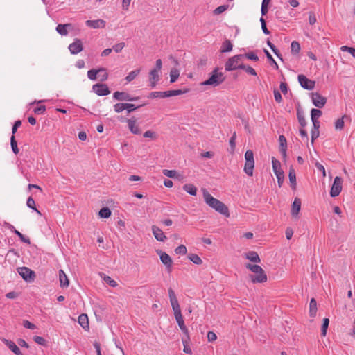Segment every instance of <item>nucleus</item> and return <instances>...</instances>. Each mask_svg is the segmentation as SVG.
I'll return each mask as SVG.
<instances>
[{
  "instance_id": "1",
  "label": "nucleus",
  "mask_w": 355,
  "mask_h": 355,
  "mask_svg": "<svg viewBox=\"0 0 355 355\" xmlns=\"http://www.w3.org/2000/svg\"><path fill=\"white\" fill-rule=\"evenodd\" d=\"M202 192L204 200L209 207L226 217L230 216L229 209L223 202L213 197L206 189H202Z\"/></svg>"
},
{
  "instance_id": "2",
  "label": "nucleus",
  "mask_w": 355,
  "mask_h": 355,
  "mask_svg": "<svg viewBox=\"0 0 355 355\" xmlns=\"http://www.w3.org/2000/svg\"><path fill=\"white\" fill-rule=\"evenodd\" d=\"M168 296H169L170 302L171 304L172 309L173 311V314H174L175 320H176L180 329H181V331L183 333L187 334L188 329L184 324L183 316L181 313V309H180V306L178 300L176 297L175 292L171 288L168 289Z\"/></svg>"
},
{
  "instance_id": "3",
  "label": "nucleus",
  "mask_w": 355,
  "mask_h": 355,
  "mask_svg": "<svg viewBox=\"0 0 355 355\" xmlns=\"http://www.w3.org/2000/svg\"><path fill=\"white\" fill-rule=\"evenodd\" d=\"M245 268L252 271L254 275L249 276L252 283H263L267 281V275L263 268L257 264L246 263Z\"/></svg>"
},
{
  "instance_id": "4",
  "label": "nucleus",
  "mask_w": 355,
  "mask_h": 355,
  "mask_svg": "<svg viewBox=\"0 0 355 355\" xmlns=\"http://www.w3.org/2000/svg\"><path fill=\"white\" fill-rule=\"evenodd\" d=\"M225 77L222 72H219L218 69H215L211 74V76L207 80L201 83V85H208L213 87H217L224 82Z\"/></svg>"
},
{
  "instance_id": "5",
  "label": "nucleus",
  "mask_w": 355,
  "mask_h": 355,
  "mask_svg": "<svg viewBox=\"0 0 355 355\" xmlns=\"http://www.w3.org/2000/svg\"><path fill=\"white\" fill-rule=\"evenodd\" d=\"M162 67V62L161 59L156 60L155 67L151 69L149 72V82L151 87H155L157 83L159 80V72L161 71Z\"/></svg>"
},
{
  "instance_id": "6",
  "label": "nucleus",
  "mask_w": 355,
  "mask_h": 355,
  "mask_svg": "<svg viewBox=\"0 0 355 355\" xmlns=\"http://www.w3.org/2000/svg\"><path fill=\"white\" fill-rule=\"evenodd\" d=\"M254 168V154L251 150H248L245 153V166L244 171L249 175H253V169Z\"/></svg>"
},
{
  "instance_id": "7",
  "label": "nucleus",
  "mask_w": 355,
  "mask_h": 355,
  "mask_svg": "<svg viewBox=\"0 0 355 355\" xmlns=\"http://www.w3.org/2000/svg\"><path fill=\"white\" fill-rule=\"evenodd\" d=\"M242 56V55H236L228 59L225 65V70L230 71L236 69H240L241 64H239V62Z\"/></svg>"
},
{
  "instance_id": "8",
  "label": "nucleus",
  "mask_w": 355,
  "mask_h": 355,
  "mask_svg": "<svg viewBox=\"0 0 355 355\" xmlns=\"http://www.w3.org/2000/svg\"><path fill=\"white\" fill-rule=\"evenodd\" d=\"M343 180L340 177L336 176L334 178V183L331 186L330 195L331 197L338 196L342 191Z\"/></svg>"
},
{
  "instance_id": "9",
  "label": "nucleus",
  "mask_w": 355,
  "mask_h": 355,
  "mask_svg": "<svg viewBox=\"0 0 355 355\" xmlns=\"http://www.w3.org/2000/svg\"><path fill=\"white\" fill-rule=\"evenodd\" d=\"M17 271L20 276L26 282H32L35 279V272L28 268H18Z\"/></svg>"
},
{
  "instance_id": "10",
  "label": "nucleus",
  "mask_w": 355,
  "mask_h": 355,
  "mask_svg": "<svg viewBox=\"0 0 355 355\" xmlns=\"http://www.w3.org/2000/svg\"><path fill=\"white\" fill-rule=\"evenodd\" d=\"M128 128L131 133L134 135H139L141 132V130L139 127V124L137 119L135 117H131L126 120Z\"/></svg>"
},
{
  "instance_id": "11",
  "label": "nucleus",
  "mask_w": 355,
  "mask_h": 355,
  "mask_svg": "<svg viewBox=\"0 0 355 355\" xmlns=\"http://www.w3.org/2000/svg\"><path fill=\"white\" fill-rule=\"evenodd\" d=\"M156 252L159 256L162 263L166 266V270L171 272L173 263L171 257L167 253L160 250H157Z\"/></svg>"
},
{
  "instance_id": "12",
  "label": "nucleus",
  "mask_w": 355,
  "mask_h": 355,
  "mask_svg": "<svg viewBox=\"0 0 355 355\" xmlns=\"http://www.w3.org/2000/svg\"><path fill=\"white\" fill-rule=\"evenodd\" d=\"M311 100L313 105L319 108L323 107L327 103V98L318 92L311 94Z\"/></svg>"
},
{
  "instance_id": "13",
  "label": "nucleus",
  "mask_w": 355,
  "mask_h": 355,
  "mask_svg": "<svg viewBox=\"0 0 355 355\" xmlns=\"http://www.w3.org/2000/svg\"><path fill=\"white\" fill-rule=\"evenodd\" d=\"M298 81L300 85L306 89L311 90L315 87V82L307 78L304 75H299Z\"/></svg>"
},
{
  "instance_id": "14",
  "label": "nucleus",
  "mask_w": 355,
  "mask_h": 355,
  "mask_svg": "<svg viewBox=\"0 0 355 355\" xmlns=\"http://www.w3.org/2000/svg\"><path fill=\"white\" fill-rule=\"evenodd\" d=\"M113 96L119 101H135L139 98V97H131L128 93L121 92H114Z\"/></svg>"
},
{
  "instance_id": "15",
  "label": "nucleus",
  "mask_w": 355,
  "mask_h": 355,
  "mask_svg": "<svg viewBox=\"0 0 355 355\" xmlns=\"http://www.w3.org/2000/svg\"><path fill=\"white\" fill-rule=\"evenodd\" d=\"M93 90L98 96H105L110 93L108 87L105 84L94 85Z\"/></svg>"
},
{
  "instance_id": "16",
  "label": "nucleus",
  "mask_w": 355,
  "mask_h": 355,
  "mask_svg": "<svg viewBox=\"0 0 355 355\" xmlns=\"http://www.w3.org/2000/svg\"><path fill=\"white\" fill-rule=\"evenodd\" d=\"M272 171L276 175V177H279L284 175V173L282 169L281 163L279 160L275 159V157H272Z\"/></svg>"
},
{
  "instance_id": "17",
  "label": "nucleus",
  "mask_w": 355,
  "mask_h": 355,
  "mask_svg": "<svg viewBox=\"0 0 355 355\" xmlns=\"http://www.w3.org/2000/svg\"><path fill=\"white\" fill-rule=\"evenodd\" d=\"M69 49L72 54H77L83 50V43L79 39H76L73 43H71Z\"/></svg>"
},
{
  "instance_id": "18",
  "label": "nucleus",
  "mask_w": 355,
  "mask_h": 355,
  "mask_svg": "<svg viewBox=\"0 0 355 355\" xmlns=\"http://www.w3.org/2000/svg\"><path fill=\"white\" fill-rule=\"evenodd\" d=\"M3 343L16 355H24L17 345L11 340L2 338Z\"/></svg>"
},
{
  "instance_id": "19",
  "label": "nucleus",
  "mask_w": 355,
  "mask_h": 355,
  "mask_svg": "<svg viewBox=\"0 0 355 355\" xmlns=\"http://www.w3.org/2000/svg\"><path fill=\"white\" fill-rule=\"evenodd\" d=\"M301 209V200L298 198H295L291 208V216L295 218H297L299 212Z\"/></svg>"
},
{
  "instance_id": "20",
  "label": "nucleus",
  "mask_w": 355,
  "mask_h": 355,
  "mask_svg": "<svg viewBox=\"0 0 355 355\" xmlns=\"http://www.w3.org/2000/svg\"><path fill=\"white\" fill-rule=\"evenodd\" d=\"M85 23L87 26L92 28H103L105 27V21L103 19L87 20Z\"/></svg>"
},
{
  "instance_id": "21",
  "label": "nucleus",
  "mask_w": 355,
  "mask_h": 355,
  "mask_svg": "<svg viewBox=\"0 0 355 355\" xmlns=\"http://www.w3.org/2000/svg\"><path fill=\"white\" fill-rule=\"evenodd\" d=\"M151 228L153 236H155L156 240L162 242H164L166 240V237L159 227L155 225H153Z\"/></svg>"
},
{
  "instance_id": "22",
  "label": "nucleus",
  "mask_w": 355,
  "mask_h": 355,
  "mask_svg": "<svg viewBox=\"0 0 355 355\" xmlns=\"http://www.w3.org/2000/svg\"><path fill=\"white\" fill-rule=\"evenodd\" d=\"M59 282L62 288H67L69 285V280L62 270H59Z\"/></svg>"
},
{
  "instance_id": "23",
  "label": "nucleus",
  "mask_w": 355,
  "mask_h": 355,
  "mask_svg": "<svg viewBox=\"0 0 355 355\" xmlns=\"http://www.w3.org/2000/svg\"><path fill=\"white\" fill-rule=\"evenodd\" d=\"M78 322L79 324L85 330H89V320L87 315L85 313H82L78 316Z\"/></svg>"
},
{
  "instance_id": "24",
  "label": "nucleus",
  "mask_w": 355,
  "mask_h": 355,
  "mask_svg": "<svg viewBox=\"0 0 355 355\" xmlns=\"http://www.w3.org/2000/svg\"><path fill=\"white\" fill-rule=\"evenodd\" d=\"M245 257L247 259L250 260L253 263H260L261 259L257 252L254 251H250L245 254Z\"/></svg>"
},
{
  "instance_id": "25",
  "label": "nucleus",
  "mask_w": 355,
  "mask_h": 355,
  "mask_svg": "<svg viewBox=\"0 0 355 355\" xmlns=\"http://www.w3.org/2000/svg\"><path fill=\"white\" fill-rule=\"evenodd\" d=\"M71 24H58L56 27L57 32L61 35H67L68 34V29L71 28Z\"/></svg>"
},
{
  "instance_id": "26",
  "label": "nucleus",
  "mask_w": 355,
  "mask_h": 355,
  "mask_svg": "<svg viewBox=\"0 0 355 355\" xmlns=\"http://www.w3.org/2000/svg\"><path fill=\"white\" fill-rule=\"evenodd\" d=\"M346 118H347V116L345 114L335 121L334 128L336 130L341 131L343 130L345 126V119Z\"/></svg>"
},
{
  "instance_id": "27",
  "label": "nucleus",
  "mask_w": 355,
  "mask_h": 355,
  "mask_svg": "<svg viewBox=\"0 0 355 355\" xmlns=\"http://www.w3.org/2000/svg\"><path fill=\"white\" fill-rule=\"evenodd\" d=\"M288 178H289V181H290L291 186L292 189H295L296 186H297L296 175H295V170L292 166H291L289 168Z\"/></svg>"
},
{
  "instance_id": "28",
  "label": "nucleus",
  "mask_w": 355,
  "mask_h": 355,
  "mask_svg": "<svg viewBox=\"0 0 355 355\" xmlns=\"http://www.w3.org/2000/svg\"><path fill=\"white\" fill-rule=\"evenodd\" d=\"M280 152L284 157L286 156V139L284 135H280L279 137Z\"/></svg>"
},
{
  "instance_id": "29",
  "label": "nucleus",
  "mask_w": 355,
  "mask_h": 355,
  "mask_svg": "<svg viewBox=\"0 0 355 355\" xmlns=\"http://www.w3.org/2000/svg\"><path fill=\"white\" fill-rule=\"evenodd\" d=\"M318 311L317 302L315 298H312L309 303V315L311 317L314 318L316 315Z\"/></svg>"
},
{
  "instance_id": "30",
  "label": "nucleus",
  "mask_w": 355,
  "mask_h": 355,
  "mask_svg": "<svg viewBox=\"0 0 355 355\" xmlns=\"http://www.w3.org/2000/svg\"><path fill=\"white\" fill-rule=\"evenodd\" d=\"M183 189L191 196H196L197 193V188L192 184H184Z\"/></svg>"
},
{
  "instance_id": "31",
  "label": "nucleus",
  "mask_w": 355,
  "mask_h": 355,
  "mask_svg": "<svg viewBox=\"0 0 355 355\" xmlns=\"http://www.w3.org/2000/svg\"><path fill=\"white\" fill-rule=\"evenodd\" d=\"M188 259L195 264L201 265L202 263L201 258L196 254H189Z\"/></svg>"
},
{
  "instance_id": "32",
  "label": "nucleus",
  "mask_w": 355,
  "mask_h": 355,
  "mask_svg": "<svg viewBox=\"0 0 355 355\" xmlns=\"http://www.w3.org/2000/svg\"><path fill=\"white\" fill-rule=\"evenodd\" d=\"M163 174L168 178H179V174L175 170H163Z\"/></svg>"
},
{
  "instance_id": "33",
  "label": "nucleus",
  "mask_w": 355,
  "mask_h": 355,
  "mask_svg": "<svg viewBox=\"0 0 355 355\" xmlns=\"http://www.w3.org/2000/svg\"><path fill=\"white\" fill-rule=\"evenodd\" d=\"M111 211L108 207H103L99 211V216L103 218H108L111 216Z\"/></svg>"
},
{
  "instance_id": "34",
  "label": "nucleus",
  "mask_w": 355,
  "mask_h": 355,
  "mask_svg": "<svg viewBox=\"0 0 355 355\" xmlns=\"http://www.w3.org/2000/svg\"><path fill=\"white\" fill-rule=\"evenodd\" d=\"M180 76V71L176 68H173L170 71L171 83H174Z\"/></svg>"
},
{
  "instance_id": "35",
  "label": "nucleus",
  "mask_w": 355,
  "mask_h": 355,
  "mask_svg": "<svg viewBox=\"0 0 355 355\" xmlns=\"http://www.w3.org/2000/svg\"><path fill=\"white\" fill-rule=\"evenodd\" d=\"M26 205L28 207L35 210V212L38 215H40V216L42 215L41 212L35 207V200H33V198H32L31 197H29L27 200Z\"/></svg>"
},
{
  "instance_id": "36",
  "label": "nucleus",
  "mask_w": 355,
  "mask_h": 355,
  "mask_svg": "<svg viewBox=\"0 0 355 355\" xmlns=\"http://www.w3.org/2000/svg\"><path fill=\"white\" fill-rule=\"evenodd\" d=\"M232 44L231 42L228 40H225L222 46L221 52H230L232 50Z\"/></svg>"
},
{
  "instance_id": "37",
  "label": "nucleus",
  "mask_w": 355,
  "mask_h": 355,
  "mask_svg": "<svg viewBox=\"0 0 355 355\" xmlns=\"http://www.w3.org/2000/svg\"><path fill=\"white\" fill-rule=\"evenodd\" d=\"M139 73H140V69H139L134 70V71H132L125 77V80L128 82H131L132 80H133L139 75Z\"/></svg>"
},
{
  "instance_id": "38",
  "label": "nucleus",
  "mask_w": 355,
  "mask_h": 355,
  "mask_svg": "<svg viewBox=\"0 0 355 355\" xmlns=\"http://www.w3.org/2000/svg\"><path fill=\"white\" fill-rule=\"evenodd\" d=\"M240 69L244 70L246 73H248L252 76H257L256 71L252 67H251L250 66L242 64L240 66Z\"/></svg>"
},
{
  "instance_id": "39",
  "label": "nucleus",
  "mask_w": 355,
  "mask_h": 355,
  "mask_svg": "<svg viewBox=\"0 0 355 355\" xmlns=\"http://www.w3.org/2000/svg\"><path fill=\"white\" fill-rule=\"evenodd\" d=\"M144 137H146V138H150L152 140H156L157 139V134L153 131V130H147L146 131L144 135H143Z\"/></svg>"
},
{
  "instance_id": "40",
  "label": "nucleus",
  "mask_w": 355,
  "mask_h": 355,
  "mask_svg": "<svg viewBox=\"0 0 355 355\" xmlns=\"http://www.w3.org/2000/svg\"><path fill=\"white\" fill-rule=\"evenodd\" d=\"M291 53L293 54H297L300 51V45L298 42L293 41L291 45Z\"/></svg>"
},
{
  "instance_id": "41",
  "label": "nucleus",
  "mask_w": 355,
  "mask_h": 355,
  "mask_svg": "<svg viewBox=\"0 0 355 355\" xmlns=\"http://www.w3.org/2000/svg\"><path fill=\"white\" fill-rule=\"evenodd\" d=\"M271 0H263L262 4H261V15H266L268 10V5L270 3Z\"/></svg>"
},
{
  "instance_id": "42",
  "label": "nucleus",
  "mask_w": 355,
  "mask_h": 355,
  "mask_svg": "<svg viewBox=\"0 0 355 355\" xmlns=\"http://www.w3.org/2000/svg\"><path fill=\"white\" fill-rule=\"evenodd\" d=\"M329 323V320L328 318L323 319V323H322V329H321V331H322L321 334H322V336H325L327 334V331L328 329Z\"/></svg>"
},
{
  "instance_id": "43",
  "label": "nucleus",
  "mask_w": 355,
  "mask_h": 355,
  "mask_svg": "<svg viewBox=\"0 0 355 355\" xmlns=\"http://www.w3.org/2000/svg\"><path fill=\"white\" fill-rule=\"evenodd\" d=\"M10 144L12 149V151L15 154H17L19 153V148L17 147V142L15 140V137L12 135L10 138Z\"/></svg>"
},
{
  "instance_id": "44",
  "label": "nucleus",
  "mask_w": 355,
  "mask_h": 355,
  "mask_svg": "<svg viewBox=\"0 0 355 355\" xmlns=\"http://www.w3.org/2000/svg\"><path fill=\"white\" fill-rule=\"evenodd\" d=\"M175 252L177 254H182V255H184L187 254V248L185 245H179L178 247H177L175 249Z\"/></svg>"
},
{
  "instance_id": "45",
  "label": "nucleus",
  "mask_w": 355,
  "mask_h": 355,
  "mask_svg": "<svg viewBox=\"0 0 355 355\" xmlns=\"http://www.w3.org/2000/svg\"><path fill=\"white\" fill-rule=\"evenodd\" d=\"M322 115V112L318 109H312L311 111V119H318Z\"/></svg>"
},
{
  "instance_id": "46",
  "label": "nucleus",
  "mask_w": 355,
  "mask_h": 355,
  "mask_svg": "<svg viewBox=\"0 0 355 355\" xmlns=\"http://www.w3.org/2000/svg\"><path fill=\"white\" fill-rule=\"evenodd\" d=\"M340 50L343 52H348L350 53L354 58H355V49L353 47H349L347 46H343L340 47Z\"/></svg>"
},
{
  "instance_id": "47",
  "label": "nucleus",
  "mask_w": 355,
  "mask_h": 355,
  "mask_svg": "<svg viewBox=\"0 0 355 355\" xmlns=\"http://www.w3.org/2000/svg\"><path fill=\"white\" fill-rule=\"evenodd\" d=\"M114 110L116 113H120L125 110V103H119L114 105Z\"/></svg>"
},
{
  "instance_id": "48",
  "label": "nucleus",
  "mask_w": 355,
  "mask_h": 355,
  "mask_svg": "<svg viewBox=\"0 0 355 355\" xmlns=\"http://www.w3.org/2000/svg\"><path fill=\"white\" fill-rule=\"evenodd\" d=\"M236 132H234L232 135V136L231 137L230 139V145L231 146V150H232V153H233L234 151V149H235V146H236Z\"/></svg>"
},
{
  "instance_id": "49",
  "label": "nucleus",
  "mask_w": 355,
  "mask_h": 355,
  "mask_svg": "<svg viewBox=\"0 0 355 355\" xmlns=\"http://www.w3.org/2000/svg\"><path fill=\"white\" fill-rule=\"evenodd\" d=\"M99 73V69L98 70H96V69H91L89 70L88 72H87V76H88V78L90 79V80H96V76L97 74Z\"/></svg>"
},
{
  "instance_id": "50",
  "label": "nucleus",
  "mask_w": 355,
  "mask_h": 355,
  "mask_svg": "<svg viewBox=\"0 0 355 355\" xmlns=\"http://www.w3.org/2000/svg\"><path fill=\"white\" fill-rule=\"evenodd\" d=\"M104 281L112 287H116L117 286L116 282L113 280L109 276H105L103 278Z\"/></svg>"
},
{
  "instance_id": "51",
  "label": "nucleus",
  "mask_w": 355,
  "mask_h": 355,
  "mask_svg": "<svg viewBox=\"0 0 355 355\" xmlns=\"http://www.w3.org/2000/svg\"><path fill=\"white\" fill-rule=\"evenodd\" d=\"M98 73L100 74L99 76L101 78V80L103 81L107 79L108 75L105 69H100Z\"/></svg>"
},
{
  "instance_id": "52",
  "label": "nucleus",
  "mask_w": 355,
  "mask_h": 355,
  "mask_svg": "<svg viewBox=\"0 0 355 355\" xmlns=\"http://www.w3.org/2000/svg\"><path fill=\"white\" fill-rule=\"evenodd\" d=\"M245 58L249 60H252L254 61H257L259 60L258 56L253 52L247 53L244 55Z\"/></svg>"
},
{
  "instance_id": "53",
  "label": "nucleus",
  "mask_w": 355,
  "mask_h": 355,
  "mask_svg": "<svg viewBox=\"0 0 355 355\" xmlns=\"http://www.w3.org/2000/svg\"><path fill=\"white\" fill-rule=\"evenodd\" d=\"M139 107L140 106L136 107L134 104H131V103H125V110L128 111V113H130L131 112L139 108Z\"/></svg>"
},
{
  "instance_id": "54",
  "label": "nucleus",
  "mask_w": 355,
  "mask_h": 355,
  "mask_svg": "<svg viewBox=\"0 0 355 355\" xmlns=\"http://www.w3.org/2000/svg\"><path fill=\"white\" fill-rule=\"evenodd\" d=\"M14 232L20 238V239L26 243H30V239L28 238L25 237L21 232L18 230H15Z\"/></svg>"
},
{
  "instance_id": "55",
  "label": "nucleus",
  "mask_w": 355,
  "mask_h": 355,
  "mask_svg": "<svg viewBox=\"0 0 355 355\" xmlns=\"http://www.w3.org/2000/svg\"><path fill=\"white\" fill-rule=\"evenodd\" d=\"M125 47V43L123 42H121V43H118L116 44H115L114 46H113V50L116 52V53H119L122 51V49Z\"/></svg>"
},
{
  "instance_id": "56",
  "label": "nucleus",
  "mask_w": 355,
  "mask_h": 355,
  "mask_svg": "<svg viewBox=\"0 0 355 355\" xmlns=\"http://www.w3.org/2000/svg\"><path fill=\"white\" fill-rule=\"evenodd\" d=\"M217 339L216 334L213 331H209L207 333V340L209 342H214Z\"/></svg>"
},
{
  "instance_id": "57",
  "label": "nucleus",
  "mask_w": 355,
  "mask_h": 355,
  "mask_svg": "<svg viewBox=\"0 0 355 355\" xmlns=\"http://www.w3.org/2000/svg\"><path fill=\"white\" fill-rule=\"evenodd\" d=\"M317 19H316V17L315 15V14L313 12H309V22L311 25H313L315 24Z\"/></svg>"
},
{
  "instance_id": "58",
  "label": "nucleus",
  "mask_w": 355,
  "mask_h": 355,
  "mask_svg": "<svg viewBox=\"0 0 355 355\" xmlns=\"http://www.w3.org/2000/svg\"><path fill=\"white\" fill-rule=\"evenodd\" d=\"M319 130H311V143L313 145L314 140L319 137Z\"/></svg>"
},
{
  "instance_id": "59",
  "label": "nucleus",
  "mask_w": 355,
  "mask_h": 355,
  "mask_svg": "<svg viewBox=\"0 0 355 355\" xmlns=\"http://www.w3.org/2000/svg\"><path fill=\"white\" fill-rule=\"evenodd\" d=\"M33 340L35 343L42 345H44L45 343V340L41 336H35L33 337Z\"/></svg>"
},
{
  "instance_id": "60",
  "label": "nucleus",
  "mask_w": 355,
  "mask_h": 355,
  "mask_svg": "<svg viewBox=\"0 0 355 355\" xmlns=\"http://www.w3.org/2000/svg\"><path fill=\"white\" fill-rule=\"evenodd\" d=\"M297 118H298L300 124L302 127L305 126L306 125V120H305L304 117L300 112H297Z\"/></svg>"
},
{
  "instance_id": "61",
  "label": "nucleus",
  "mask_w": 355,
  "mask_h": 355,
  "mask_svg": "<svg viewBox=\"0 0 355 355\" xmlns=\"http://www.w3.org/2000/svg\"><path fill=\"white\" fill-rule=\"evenodd\" d=\"M274 96L277 102L280 103L282 100V95L278 90H274Z\"/></svg>"
},
{
  "instance_id": "62",
  "label": "nucleus",
  "mask_w": 355,
  "mask_h": 355,
  "mask_svg": "<svg viewBox=\"0 0 355 355\" xmlns=\"http://www.w3.org/2000/svg\"><path fill=\"white\" fill-rule=\"evenodd\" d=\"M24 327L27 329H35V325L28 320L24 321Z\"/></svg>"
},
{
  "instance_id": "63",
  "label": "nucleus",
  "mask_w": 355,
  "mask_h": 355,
  "mask_svg": "<svg viewBox=\"0 0 355 355\" xmlns=\"http://www.w3.org/2000/svg\"><path fill=\"white\" fill-rule=\"evenodd\" d=\"M225 10H226L225 6H218L217 8H216L214 10V14H216V15L220 14V13L223 12Z\"/></svg>"
},
{
  "instance_id": "64",
  "label": "nucleus",
  "mask_w": 355,
  "mask_h": 355,
  "mask_svg": "<svg viewBox=\"0 0 355 355\" xmlns=\"http://www.w3.org/2000/svg\"><path fill=\"white\" fill-rule=\"evenodd\" d=\"M286 237L287 239H291L293 234V230L291 228V227H288L286 230Z\"/></svg>"
}]
</instances>
